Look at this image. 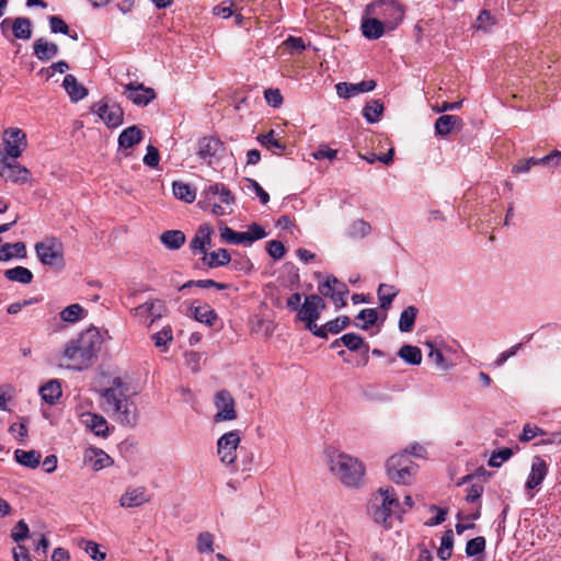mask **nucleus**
Wrapping results in <instances>:
<instances>
[{
  "label": "nucleus",
  "instance_id": "nucleus-1",
  "mask_svg": "<svg viewBox=\"0 0 561 561\" xmlns=\"http://www.w3.org/2000/svg\"><path fill=\"white\" fill-rule=\"evenodd\" d=\"M102 408L114 421L125 427H135L138 423L136 403L124 392L119 378L113 379V386L101 393Z\"/></svg>",
  "mask_w": 561,
  "mask_h": 561
},
{
  "label": "nucleus",
  "instance_id": "nucleus-2",
  "mask_svg": "<svg viewBox=\"0 0 561 561\" xmlns=\"http://www.w3.org/2000/svg\"><path fill=\"white\" fill-rule=\"evenodd\" d=\"M101 345L102 336L99 330L90 328L66 344L64 356L71 363V367L82 370L92 364Z\"/></svg>",
  "mask_w": 561,
  "mask_h": 561
},
{
  "label": "nucleus",
  "instance_id": "nucleus-3",
  "mask_svg": "<svg viewBox=\"0 0 561 561\" xmlns=\"http://www.w3.org/2000/svg\"><path fill=\"white\" fill-rule=\"evenodd\" d=\"M401 504L392 488H380L370 500L367 512L376 524L382 525L386 529L392 527V516H399L404 513Z\"/></svg>",
  "mask_w": 561,
  "mask_h": 561
},
{
  "label": "nucleus",
  "instance_id": "nucleus-4",
  "mask_svg": "<svg viewBox=\"0 0 561 561\" xmlns=\"http://www.w3.org/2000/svg\"><path fill=\"white\" fill-rule=\"evenodd\" d=\"M330 470L348 488H356L363 483L365 467L357 459L346 454H337L330 459Z\"/></svg>",
  "mask_w": 561,
  "mask_h": 561
},
{
  "label": "nucleus",
  "instance_id": "nucleus-5",
  "mask_svg": "<svg viewBox=\"0 0 561 561\" xmlns=\"http://www.w3.org/2000/svg\"><path fill=\"white\" fill-rule=\"evenodd\" d=\"M366 13L376 15L388 31H393L402 22L404 9L396 0H377L366 5Z\"/></svg>",
  "mask_w": 561,
  "mask_h": 561
},
{
  "label": "nucleus",
  "instance_id": "nucleus-6",
  "mask_svg": "<svg viewBox=\"0 0 561 561\" xmlns=\"http://www.w3.org/2000/svg\"><path fill=\"white\" fill-rule=\"evenodd\" d=\"M388 478L397 484H409L416 471V465L405 454L391 456L386 463Z\"/></svg>",
  "mask_w": 561,
  "mask_h": 561
},
{
  "label": "nucleus",
  "instance_id": "nucleus-7",
  "mask_svg": "<svg viewBox=\"0 0 561 561\" xmlns=\"http://www.w3.org/2000/svg\"><path fill=\"white\" fill-rule=\"evenodd\" d=\"M196 153L207 165L218 164L226 154L225 144L217 137L204 136L197 140Z\"/></svg>",
  "mask_w": 561,
  "mask_h": 561
},
{
  "label": "nucleus",
  "instance_id": "nucleus-8",
  "mask_svg": "<svg viewBox=\"0 0 561 561\" xmlns=\"http://www.w3.org/2000/svg\"><path fill=\"white\" fill-rule=\"evenodd\" d=\"M35 251L42 264L56 267L64 266L62 245L56 239L36 243Z\"/></svg>",
  "mask_w": 561,
  "mask_h": 561
},
{
  "label": "nucleus",
  "instance_id": "nucleus-9",
  "mask_svg": "<svg viewBox=\"0 0 561 561\" xmlns=\"http://www.w3.org/2000/svg\"><path fill=\"white\" fill-rule=\"evenodd\" d=\"M4 154L11 159H18L27 147L26 134L18 128L10 127L3 133Z\"/></svg>",
  "mask_w": 561,
  "mask_h": 561
},
{
  "label": "nucleus",
  "instance_id": "nucleus-10",
  "mask_svg": "<svg viewBox=\"0 0 561 561\" xmlns=\"http://www.w3.org/2000/svg\"><path fill=\"white\" fill-rule=\"evenodd\" d=\"M92 113L96 114L110 128H116L123 123L124 111L116 103H110L102 100L91 107Z\"/></svg>",
  "mask_w": 561,
  "mask_h": 561
},
{
  "label": "nucleus",
  "instance_id": "nucleus-11",
  "mask_svg": "<svg viewBox=\"0 0 561 561\" xmlns=\"http://www.w3.org/2000/svg\"><path fill=\"white\" fill-rule=\"evenodd\" d=\"M30 174L28 169L21 165L15 159L0 157V178L4 181L24 184L28 181Z\"/></svg>",
  "mask_w": 561,
  "mask_h": 561
},
{
  "label": "nucleus",
  "instance_id": "nucleus-12",
  "mask_svg": "<svg viewBox=\"0 0 561 561\" xmlns=\"http://www.w3.org/2000/svg\"><path fill=\"white\" fill-rule=\"evenodd\" d=\"M318 290L322 296L331 298L336 308L346 306L345 297L348 294V288L335 276H328L325 282L319 284Z\"/></svg>",
  "mask_w": 561,
  "mask_h": 561
},
{
  "label": "nucleus",
  "instance_id": "nucleus-13",
  "mask_svg": "<svg viewBox=\"0 0 561 561\" xmlns=\"http://www.w3.org/2000/svg\"><path fill=\"white\" fill-rule=\"evenodd\" d=\"M240 443L238 431H231L224 434L217 442V451L222 463L231 466L237 458V448Z\"/></svg>",
  "mask_w": 561,
  "mask_h": 561
},
{
  "label": "nucleus",
  "instance_id": "nucleus-14",
  "mask_svg": "<svg viewBox=\"0 0 561 561\" xmlns=\"http://www.w3.org/2000/svg\"><path fill=\"white\" fill-rule=\"evenodd\" d=\"M123 94L137 106H147L156 99V92L152 88L138 82L125 84Z\"/></svg>",
  "mask_w": 561,
  "mask_h": 561
},
{
  "label": "nucleus",
  "instance_id": "nucleus-15",
  "mask_svg": "<svg viewBox=\"0 0 561 561\" xmlns=\"http://www.w3.org/2000/svg\"><path fill=\"white\" fill-rule=\"evenodd\" d=\"M215 407L217 409L214 416L215 422L232 421L237 417L234 400L229 391L220 390L216 393Z\"/></svg>",
  "mask_w": 561,
  "mask_h": 561
},
{
  "label": "nucleus",
  "instance_id": "nucleus-16",
  "mask_svg": "<svg viewBox=\"0 0 561 561\" xmlns=\"http://www.w3.org/2000/svg\"><path fill=\"white\" fill-rule=\"evenodd\" d=\"M549 472V465L541 456H534L530 465V472L525 482V490L539 489L547 478Z\"/></svg>",
  "mask_w": 561,
  "mask_h": 561
},
{
  "label": "nucleus",
  "instance_id": "nucleus-17",
  "mask_svg": "<svg viewBox=\"0 0 561 561\" xmlns=\"http://www.w3.org/2000/svg\"><path fill=\"white\" fill-rule=\"evenodd\" d=\"M325 308L323 299L318 295L307 296L305 302L298 311V319L302 322H310V320H318L321 311Z\"/></svg>",
  "mask_w": 561,
  "mask_h": 561
},
{
  "label": "nucleus",
  "instance_id": "nucleus-18",
  "mask_svg": "<svg viewBox=\"0 0 561 561\" xmlns=\"http://www.w3.org/2000/svg\"><path fill=\"white\" fill-rule=\"evenodd\" d=\"M360 30L366 38L378 39L388 31V27L376 15L366 13L365 9L360 21Z\"/></svg>",
  "mask_w": 561,
  "mask_h": 561
},
{
  "label": "nucleus",
  "instance_id": "nucleus-19",
  "mask_svg": "<svg viewBox=\"0 0 561 561\" xmlns=\"http://www.w3.org/2000/svg\"><path fill=\"white\" fill-rule=\"evenodd\" d=\"M375 80H364L358 83L340 82L335 85L336 93L340 98L350 99L359 93L370 92L376 88Z\"/></svg>",
  "mask_w": 561,
  "mask_h": 561
},
{
  "label": "nucleus",
  "instance_id": "nucleus-20",
  "mask_svg": "<svg viewBox=\"0 0 561 561\" xmlns=\"http://www.w3.org/2000/svg\"><path fill=\"white\" fill-rule=\"evenodd\" d=\"M213 232H214V230L210 225H208V224L201 225L197 228L195 236L193 237V239L190 242L191 250L204 255L207 252L206 248L208 245H210V243H211Z\"/></svg>",
  "mask_w": 561,
  "mask_h": 561
},
{
  "label": "nucleus",
  "instance_id": "nucleus-21",
  "mask_svg": "<svg viewBox=\"0 0 561 561\" xmlns=\"http://www.w3.org/2000/svg\"><path fill=\"white\" fill-rule=\"evenodd\" d=\"M149 501V496L146 493V489L144 486H138L134 489H127L125 493L119 499V505L122 507L131 508L138 507Z\"/></svg>",
  "mask_w": 561,
  "mask_h": 561
},
{
  "label": "nucleus",
  "instance_id": "nucleus-22",
  "mask_svg": "<svg viewBox=\"0 0 561 561\" xmlns=\"http://www.w3.org/2000/svg\"><path fill=\"white\" fill-rule=\"evenodd\" d=\"M59 53L58 45L41 37L33 44V54L41 61H48Z\"/></svg>",
  "mask_w": 561,
  "mask_h": 561
},
{
  "label": "nucleus",
  "instance_id": "nucleus-23",
  "mask_svg": "<svg viewBox=\"0 0 561 561\" xmlns=\"http://www.w3.org/2000/svg\"><path fill=\"white\" fill-rule=\"evenodd\" d=\"M187 314L193 317L196 321H198L201 323H205L208 327H213L215 321L217 320L216 311L207 304H204V305L192 304Z\"/></svg>",
  "mask_w": 561,
  "mask_h": 561
},
{
  "label": "nucleus",
  "instance_id": "nucleus-24",
  "mask_svg": "<svg viewBox=\"0 0 561 561\" xmlns=\"http://www.w3.org/2000/svg\"><path fill=\"white\" fill-rule=\"evenodd\" d=\"M62 87L72 102H79L88 95V89L73 75H66Z\"/></svg>",
  "mask_w": 561,
  "mask_h": 561
},
{
  "label": "nucleus",
  "instance_id": "nucleus-25",
  "mask_svg": "<svg viewBox=\"0 0 561 561\" xmlns=\"http://www.w3.org/2000/svg\"><path fill=\"white\" fill-rule=\"evenodd\" d=\"M82 422L95 435L106 437L108 435V425L104 416L95 413H85L82 415Z\"/></svg>",
  "mask_w": 561,
  "mask_h": 561
},
{
  "label": "nucleus",
  "instance_id": "nucleus-26",
  "mask_svg": "<svg viewBox=\"0 0 561 561\" xmlns=\"http://www.w3.org/2000/svg\"><path fill=\"white\" fill-rule=\"evenodd\" d=\"M84 462L89 463L94 471H100L113 463L112 458L101 449H90L84 456Z\"/></svg>",
  "mask_w": 561,
  "mask_h": 561
},
{
  "label": "nucleus",
  "instance_id": "nucleus-27",
  "mask_svg": "<svg viewBox=\"0 0 561 561\" xmlns=\"http://www.w3.org/2000/svg\"><path fill=\"white\" fill-rule=\"evenodd\" d=\"M144 138V133L138 126L133 125L125 128L118 136L119 149H129L138 145Z\"/></svg>",
  "mask_w": 561,
  "mask_h": 561
},
{
  "label": "nucleus",
  "instance_id": "nucleus-28",
  "mask_svg": "<svg viewBox=\"0 0 561 561\" xmlns=\"http://www.w3.org/2000/svg\"><path fill=\"white\" fill-rule=\"evenodd\" d=\"M341 341H342L343 346H345L351 352H357L363 348L364 350V356H363L364 365H366L368 363L367 353L369 351V345L365 342V340L359 334L346 333L341 336Z\"/></svg>",
  "mask_w": 561,
  "mask_h": 561
},
{
  "label": "nucleus",
  "instance_id": "nucleus-29",
  "mask_svg": "<svg viewBox=\"0 0 561 561\" xmlns=\"http://www.w3.org/2000/svg\"><path fill=\"white\" fill-rule=\"evenodd\" d=\"M39 394L43 401L53 405L62 394L61 385L57 379H51L39 388Z\"/></svg>",
  "mask_w": 561,
  "mask_h": 561
},
{
  "label": "nucleus",
  "instance_id": "nucleus-30",
  "mask_svg": "<svg viewBox=\"0 0 561 561\" xmlns=\"http://www.w3.org/2000/svg\"><path fill=\"white\" fill-rule=\"evenodd\" d=\"M12 34L16 39L28 41L33 34V25L28 18L19 16L13 19Z\"/></svg>",
  "mask_w": 561,
  "mask_h": 561
},
{
  "label": "nucleus",
  "instance_id": "nucleus-31",
  "mask_svg": "<svg viewBox=\"0 0 561 561\" xmlns=\"http://www.w3.org/2000/svg\"><path fill=\"white\" fill-rule=\"evenodd\" d=\"M231 261V256L226 249H219L217 251H213L210 253H205L202 257V262L204 265L210 268L225 266L229 264Z\"/></svg>",
  "mask_w": 561,
  "mask_h": 561
},
{
  "label": "nucleus",
  "instance_id": "nucleus-32",
  "mask_svg": "<svg viewBox=\"0 0 561 561\" xmlns=\"http://www.w3.org/2000/svg\"><path fill=\"white\" fill-rule=\"evenodd\" d=\"M457 125H461V118L456 115H442L435 122V133L442 137L449 135Z\"/></svg>",
  "mask_w": 561,
  "mask_h": 561
},
{
  "label": "nucleus",
  "instance_id": "nucleus-33",
  "mask_svg": "<svg viewBox=\"0 0 561 561\" xmlns=\"http://www.w3.org/2000/svg\"><path fill=\"white\" fill-rule=\"evenodd\" d=\"M256 140L266 149L273 151V153L279 154L285 150L286 146L277 138V134L274 129H271L266 134H261L256 137Z\"/></svg>",
  "mask_w": 561,
  "mask_h": 561
},
{
  "label": "nucleus",
  "instance_id": "nucleus-34",
  "mask_svg": "<svg viewBox=\"0 0 561 561\" xmlns=\"http://www.w3.org/2000/svg\"><path fill=\"white\" fill-rule=\"evenodd\" d=\"M14 458L20 465L35 469L41 463L42 455L37 450L16 449L14 451Z\"/></svg>",
  "mask_w": 561,
  "mask_h": 561
},
{
  "label": "nucleus",
  "instance_id": "nucleus-35",
  "mask_svg": "<svg viewBox=\"0 0 561 561\" xmlns=\"http://www.w3.org/2000/svg\"><path fill=\"white\" fill-rule=\"evenodd\" d=\"M24 259L26 256V247L24 242L4 243L0 247V261H9L12 257Z\"/></svg>",
  "mask_w": 561,
  "mask_h": 561
},
{
  "label": "nucleus",
  "instance_id": "nucleus-36",
  "mask_svg": "<svg viewBox=\"0 0 561 561\" xmlns=\"http://www.w3.org/2000/svg\"><path fill=\"white\" fill-rule=\"evenodd\" d=\"M185 240V234L181 230H167L160 236L161 243L169 250H179Z\"/></svg>",
  "mask_w": 561,
  "mask_h": 561
},
{
  "label": "nucleus",
  "instance_id": "nucleus-37",
  "mask_svg": "<svg viewBox=\"0 0 561 561\" xmlns=\"http://www.w3.org/2000/svg\"><path fill=\"white\" fill-rule=\"evenodd\" d=\"M398 356L409 365L417 366L422 363V352L417 346L404 344L398 351Z\"/></svg>",
  "mask_w": 561,
  "mask_h": 561
},
{
  "label": "nucleus",
  "instance_id": "nucleus-38",
  "mask_svg": "<svg viewBox=\"0 0 561 561\" xmlns=\"http://www.w3.org/2000/svg\"><path fill=\"white\" fill-rule=\"evenodd\" d=\"M399 290L393 285L380 284L377 290L379 306L383 310H388Z\"/></svg>",
  "mask_w": 561,
  "mask_h": 561
},
{
  "label": "nucleus",
  "instance_id": "nucleus-39",
  "mask_svg": "<svg viewBox=\"0 0 561 561\" xmlns=\"http://www.w3.org/2000/svg\"><path fill=\"white\" fill-rule=\"evenodd\" d=\"M173 195L185 203H193L196 198L195 190L187 183L174 181L172 183Z\"/></svg>",
  "mask_w": 561,
  "mask_h": 561
},
{
  "label": "nucleus",
  "instance_id": "nucleus-40",
  "mask_svg": "<svg viewBox=\"0 0 561 561\" xmlns=\"http://www.w3.org/2000/svg\"><path fill=\"white\" fill-rule=\"evenodd\" d=\"M417 313L419 309L414 306H409L405 309H403L399 318V330L401 332H411L414 328Z\"/></svg>",
  "mask_w": 561,
  "mask_h": 561
},
{
  "label": "nucleus",
  "instance_id": "nucleus-41",
  "mask_svg": "<svg viewBox=\"0 0 561 561\" xmlns=\"http://www.w3.org/2000/svg\"><path fill=\"white\" fill-rule=\"evenodd\" d=\"M4 276L11 282H18L24 285L30 284L33 280V273L24 266L5 270Z\"/></svg>",
  "mask_w": 561,
  "mask_h": 561
},
{
  "label": "nucleus",
  "instance_id": "nucleus-42",
  "mask_svg": "<svg viewBox=\"0 0 561 561\" xmlns=\"http://www.w3.org/2000/svg\"><path fill=\"white\" fill-rule=\"evenodd\" d=\"M383 112V104L380 100H371L363 108L364 118L370 123H377Z\"/></svg>",
  "mask_w": 561,
  "mask_h": 561
},
{
  "label": "nucleus",
  "instance_id": "nucleus-43",
  "mask_svg": "<svg viewBox=\"0 0 561 561\" xmlns=\"http://www.w3.org/2000/svg\"><path fill=\"white\" fill-rule=\"evenodd\" d=\"M454 547V534L451 529L444 531L440 539V547L437 550V557L442 561H446L451 557Z\"/></svg>",
  "mask_w": 561,
  "mask_h": 561
},
{
  "label": "nucleus",
  "instance_id": "nucleus-44",
  "mask_svg": "<svg viewBox=\"0 0 561 561\" xmlns=\"http://www.w3.org/2000/svg\"><path fill=\"white\" fill-rule=\"evenodd\" d=\"M78 547L85 551L92 560L103 561L106 558V553L100 550V545L92 540L79 539Z\"/></svg>",
  "mask_w": 561,
  "mask_h": 561
},
{
  "label": "nucleus",
  "instance_id": "nucleus-45",
  "mask_svg": "<svg viewBox=\"0 0 561 561\" xmlns=\"http://www.w3.org/2000/svg\"><path fill=\"white\" fill-rule=\"evenodd\" d=\"M83 308L79 304H72L60 312V318L65 322L75 323L82 318Z\"/></svg>",
  "mask_w": 561,
  "mask_h": 561
},
{
  "label": "nucleus",
  "instance_id": "nucleus-46",
  "mask_svg": "<svg viewBox=\"0 0 561 561\" xmlns=\"http://www.w3.org/2000/svg\"><path fill=\"white\" fill-rule=\"evenodd\" d=\"M485 538L482 536H478L473 539H470L466 545V554L468 557H477L484 552L485 550Z\"/></svg>",
  "mask_w": 561,
  "mask_h": 561
},
{
  "label": "nucleus",
  "instance_id": "nucleus-47",
  "mask_svg": "<svg viewBox=\"0 0 561 561\" xmlns=\"http://www.w3.org/2000/svg\"><path fill=\"white\" fill-rule=\"evenodd\" d=\"M356 320L364 321L363 324L356 323V325L358 328H360L362 330H367L369 327L374 325L376 323V321L378 320V312L374 308L363 309L356 316Z\"/></svg>",
  "mask_w": 561,
  "mask_h": 561
},
{
  "label": "nucleus",
  "instance_id": "nucleus-48",
  "mask_svg": "<svg viewBox=\"0 0 561 561\" xmlns=\"http://www.w3.org/2000/svg\"><path fill=\"white\" fill-rule=\"evenodd\" d=\"M371 230V227L368 222L363 219L355 220L350 229L348 236L354 239L366 237Z\"/></svg>",
  "mask_w": 561,
  "mask_h": 561
},
{
  "label": "nucleus",
  "instance_id": "nucleus-49",
  "mask_svg": "<svg viewBox=\"0 0 561 561\" xmlns=\"http://www.w3.org/2000/svg\"><path fill=\"white\" fill-rule=\"evenodd\" d=\"M151 339L156 347L162 348L164 351L167 348L168 342L173 340L172 328L170 325L164 327L161 331L154 333Z\"/></svg>",
  "mask_w": 561,
  "mask_h": 561
},
{
  "label": "nucleus",
  "instance_id": "nucleus-50",
  "mask_svg": "<svg viewBox=\"0 0 561 561\" xmlns=\"http://www.w3.org/2000/svg\"><path fill=\"white\" fill-rule=\"evenodd\" d=\"M513 456V450L508 447H504L493 453L488 461V465L492 468H499L504 461H507Z\"/></svg>",
  "mask_w": 561,
  "mask_h": 561
},
{
  "label": "nucleus",
  "instance_id": "nucleus-51",
  "mask_svg": "<svg viewBox=\"0 0 561 561\" xmlns=\"http://www.w3.org/2000/svg\"><path fill=\"white\" fill-rule=\"evenodd\" d=\"M150 310V324L151 325L158 319H161L167 313L165 304L160 299L148 300Z\"/></svg>",
  "mask_w": 561,
  "mask_h": 561
},
{
  "label": "nucleus",
  "instance_id": "nucleus-52",
  "mask_svg": "<svg viewBox=\"0 0 561 561\" xmlns=\"http://www.w3.org/2000/svg\"><path fill=\"white\" fill-rule=\"evenodd\" d=\"M244 188L249 192H253L259 198L262 204H267L270 201V195L267 192L264 191V188L252 179H245V185Z\"/></svg>",
  "mask_w": 561,
  "mask_h": 561
},
{
  "label": "nucleus",
  "instance_id": "nucleus-53",
  "mask_svg": "<svg viewBox=\"0 0 561 561\" xmlns=\"http://www.w3.org/2000/svg\"><path fill=\"white\" fill-rule=\"evenodd\" d=\"M538 162L540 165L548 168V169H554L561 165V151L559 150H552L549 154L538 158Z\"/></svg>",
  "mask_w": 561,
  "mask_h": 561
},
{
  "label": "nucleus",
  "instance_id": "nucleus-54",
  "mask_svg": "<svg viewBox=\"0 0 561 561\" xmlns=\"http://www.w3.org/2000/svg\"><path fill=\"white\" fill-rule=\"evenodd\" d=\"M214 536L208 533H201L197 537V550L201 553L213 552Z\"/></svg>",
  "mask_w": 561,
  "mask_h": 561
},
{
  "label": "nucleus",
  "instance_id": "nucleus-55",
  "mask_svg": "<svg viewBox=\"0 0 561 561\" xmlns=\"http://www.w3.org/2000/svg\"><path fill=\"white\" fill-rule=\"evenodd\" d=\"M266 251L274 260H280L286 253L284 244L278 240H271L266 243Z\"/></svg>",
  "mask_w": 561,
  "mask_h": 561
},
{
  "label": "nucleus",
  "instance_id": "nucleus-56",
  "mask_svg": "<svg viewBox=\"0 0 561 561\" xmlns=\"http://www.w3.org/2000/svg\"><path fill=\"white\" fill-rule=\"evenodd\" d=\"M351 323L347 316L337 317L334 320L327 322V329L330 333L337 334L342 330L346 329Z\"/></svg>",
  "mask_w": 561,
  "mask_h": 561
},
{
  "label": "nucleus",
  "instance_id": "nucleus-57",
  "mask_svg": "<svg viewBox=\"0 0 561 561\" xmlns=\"http://www.w3.org/2000/svg\"><path fill=\"white\" fill-rule=\"evenodd\" d=\"M48 22H49V28H50L51 33L69 34V26L66 24V22L60 16L50 15V16H48Z\"/></svg>",
  "mask_w": 561,
  "mask_h": 561
},
{
  "label": "nucleus",
  "instance_id": "nucleus-58",
  "mask_svg": "<svg viewBox=\"0 0 561 561\" xmlns=\"http://www.w3.org/2000/svg\"><path fill=\"white\" fill-rule=\"evenodd\" d=\"M538 435H547V433L538 426H531L530 424H526L524 425L523 432L519 435V440L522 443H527Z\"/></svg>",
  "mask_w": 561,
  "mask_h": 561
},
{
  "label": "nucleus",
  "instance_id": "nucleus-59",
  "mask_svg": "<svg viewBox=\"0 0 561 561\" xmlns=\"http://www.w3.org/2000/svg\"><path fill=\"white\" fill-rule=\"evenodd\" d=\"M28 533L30 529L27 524L23 519H21L14 526L11 537L15 542H20L28 537Z\"/></svg>",
  "mask_w": 561,
  "mask_h": 561
},
{
  "label": "nucleus",
  "instance_id": "nucleus-60",
  "mask_svg": "<svg viewBox=\"0 0 561 561\" xmlns=\"http://www.w3.org/2000/svg\"><path fill=\"white\" fill-rule=\"evenodd\" d=\"M284 45L291 54H301L306 49L305 42L301 37L289 36L284 42Z\"/></svg>",
  "mask_w": 561,
  "mask_h": 561
},
{
  "label": "nucleus",
  "instance_id": "nucleus-61",
  "mask_svg": "<svg viewBox=\"0 0 561 561\" xmlns=\"http://www.w3.org/2000/svg\"><path fill=\"white\" fill-rule=\"evenodd\" d=\"M495 23L494 16L491 14L488 10H482L477 20H476V26L479 30L486 31L490 26H492Z\"/></svg>",
  "mask_w": 561,
  "mask_h": 561
},
{
  "label": "nucleus",
  "instance_id": "nucleus-62",
  "mask_svg": "<svg viewBox=\"0 0 561 561\" xmlns=\"http://www.w3.org/2000/svg\"><path fill=\"white\" fill-rule=\"evenodd\" d=\"M68 69H69L68 64L66 61H64V60H59L57 62L51 64L47 68H43L41 70V73H45L47 79H49V78L54 77V75L56 72L64 73Z\"/></svg>",
  "mask_w": 561,
  "mask_h": 561
},
{
  "label": "nucleus",
  "instance_id": "nucleus-63",
  "mask_svg": "<svg viewBox=\"0 0 561 561\" xmlns=\"http://www.w3.org/2000/svg\"><path fill=\"white\" fill-rule=\"evenodd\" d=\"M336 156H337V150L331 149L325 145H321L316 151L312 152V157L316 160H322V159L333 160L336 158Z\"/></svg>",
  "mask_w": 561,
  "mask_h": 561
},
{
  "label": "nucleus",
  "instance_id": "nucleus-64",
  "mask_svg": "<svg viewBox=\"0 0 561 561\" xmlns=\"http://www.w3.org/2000/svg\"><path fill=\"white\" fill-rule=\"evenodd\" d=\"M265 100L272 107H278L283 103V96L278 89H267L264 92Z\"/></svg>",
  "mask_w": 561,
  "mask_h": 561
}]
</instances>
